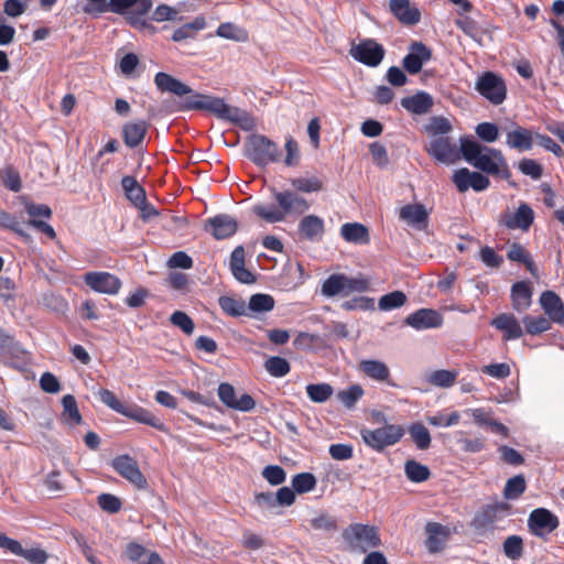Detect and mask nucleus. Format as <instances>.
Returning <instances> with one entry per match:
<instances>
[{"label":"nucleus","mask_w":564,"mask_h":564,"mask_svg":"<svg viewBox=\"0 0 564 564\" xmlns=\"http://www.w3.org/2000/svg\"><path fill=\"white\" fill-rule=\"evenodd\" d=\"M271 193L276 205L259 203L252 207L253 214L269 224L282 223L289 216L299 217L311 207L310 203L295 191L272 188Z\"/></svg>","instance_id":"obj_1"},{"label":"nucleus","mask_w":564,"mask_h":564,"mask_svg":"<svg viewBox=\"0 0 564 564\" xmlns=\"http://www.w3.org/2000/svg\"><path fill=\"white\" fill-rule=\"evenodd\" d=\"M460 153L466 162L487 174L498 175L502 170L507 172L506 159L498 149L488 148L471 139L462 138Z\"/></svg>","instance_id":"obj_2"},{"label":"nucleus","mask_w":564,"mask_h":564,"mask_svg":"<svg viewBox=\"0 0 564 564\" xmlns=\"http://www.w3.org/2000/svg\"><path fill=\"white\" fill-rule=\"evenodd\" d=\"M99 400L111 410L121 415L132 419L139 423L150 425L159 431L166 432L164 423L160 421L153 413L137 404H126L119 401L116 395L107 389H99L97 392Z\"/></svg>","instance_id":"obj_3"},{"label":"nucleus","mask_w":564,"mask_h":564,"mask_svg":"<svg viewBox=\"0 0 564 564\" xmlns=\"http://www.w3.org/2000/svg\"><path fill=\"white\" fill-rule=\"evenodd\" d=\"M344 542L350 551L366 553L369 549L378 547L381 540L377 529L361 523L349 524L341 533Z\"/></svg>","instance_id":"obj_4"},{"label":"nucleus","mask_w":564,"mask_h":564,"mask_svg":"<svg viewBox=\"0 0 564 564\" xmlns=\"http://www.w3.org/2000/svg\"><path fill=\"white\" fill-rule=\"evenodd\" d=\"M475 90L495 106L501 105L507 98L505 79L491 70L484 72L477 77Z\"/></svg>","instance_id":"obj_5"},{"label":"nucleus","mask_w":564,"mask_h":564,"mask_svg":"<svg viewBox=\"0 0 564 564\" xmlns=\"http://www.w3.org/2000/svg\"><path fill=\"white\" fill-rule=\"evenodd\" d=\"M360 435L366 445L382 452L386 447L397 444L404 435V430L401 425L387 424L375 430L364 429Z\"/></svg>","instance_id":"obj_6"},{"label":"nucleus","mask_w":564,"mask_h":564,"mask_svg":"<svg viewBox=\"0 0 564 564\" xmlns=\"http://www.w3.org/2000/svg\"><path fill=\"white\" fill-rule=\"evenodd\" d=\"M249 159L258 165H267L280 160L278 145L262 134H252L247 142Z\"/></svg>","instance_id":"obj_7"},{"label":"nucleus","mask_w":564,"mask_h":564,"mask_svg":"<svg viewBox=\"0 0 564 564\" xmlns=\"http://www.w3.org/2000/svg\"><path fill=\"white\" fill-rule=\"evenodd\" d=\"M349 53L359 63L370 67H376L381 63L384 56V48L381 44L367 39L358 44L351 42Z\"/></svg>","instance_id":"obj_8"},{"label":"nucleus","mask_w":564,"mask_h":564,"mask_svg":"<svg viewBox=\"0 0 564 564\" xmlns=\"http://www.w3.org/2000/svg\"><path fill=\"white\" fill-rule=\"evenodd\" d=\"M84 282L95 292L115 295L121 288L118 276L104 271L88 272L84 275Z\"/></svg>","instance_id":"obj_9"},{"label":"nucleus","mask_w":564,"mask_h":564,"mask_svg":"<svg viewBox=\"0 0 564 564\" xmlns=\"http://www.w3.org/2000/svg\"><path fill=\"white\" fill-rule=\"evenodd\" d=\"M111 465L121 477L126 478L137 488L143 489L147 487L145 477L141 473L137 462L129 455H120L116 457Z\"/></svg>","instance_id":"obj_10"},{"label":"nucleus","mask_w":564,"mask_h":564,"mask_svg":"<svg viewBox=\"0 0 564 564\" xmlns=\"http://www.w3.org/2000/svg\"><path fill=\"white\" fill-rule=\"evenodd\" d=\"M452 180L460 193H465L469 188L476 192H482L490 185V181L487 176L479 172H471L466 167L455 171Z\"/></svg>","instance_id":"obj_11"},{"label":"nucleus","mask_w":564,"mask_h":564,"mask_svg":"<svg viewBox=\"0 0 564 564\" xmlns=\"http://www.w3.org/2000/svg\"><path fill=\"white\" fill-rule=\"evenodd\" d=\"M218 397L228 408L249 412L256 406L253 398L248 393H241L237 397L235 388L230 383H220L218 387Z\"/></svg>","instance_id":"obj_12"},{"label":"nucleus","mask_w":564,"mask_h":564,"mask_svg":"<svg viewBox=\"0 0 564 564\" xmlns=\"http://www.w3.org/2000/svg\"><path fill=\"white\" fill-rule=\"evenodd\" d=\"M528 524L534 535L543 536L558 527V519L551 511L540 508L530 513Z\"/></svg>","instance_id":"obj_13"},{"label":"nucleus","mask_w":564,"mask_h":564,"mask_svg":"<svg viewBox=\"0 0 564 564\" xmlns=\"http://www.w3.org/2000/svg\"><path fill=\"white\" fill-rule=\"evenodd\" d=\"M431 56L432 52L426 45L422 42H412L402 65L408 73L414 75L422 69L424 63L431 59Z\"/></svg>","instance_id":"obj_14"},{"label":"nucleus","mask_w":564,"mask_h":564,"mask_svg":"<svg viewBox=\"0 0 564 564\" xmlns=\"http://www.w3.org/2000/svg\"><path fill=\"white\" fill-rule=\"evenodd\" d=\"M237 220L227 214H219L206 220L205 229L216 239L231 237L237 230Z\"/></svg>","instance_id":"obj_15"},{"label":"nucleus","mask_w":564,"mask_h":564,"mask_svg":"<svg viewBox=\"0 0 564 564\" xmlns=\"http://www.w3.org/2000/svg\"><path fill=\"white\" fill-rule=\"evenodd\" d=\"M225 104L224 99L218 97L192 94L186 98L184 108L188 110H207L220 118Z\"/></svg>","instance_id":"obj_16"},{"label":"nucleus","mask_w":564,"mask_h":564,"mask_svg":"<svg viewBox=\"0 0 564 564\" xmlns=\"http://www.w3.org/2000/svg\"><path fill=\"white\" fill-rule=\"evenodd\" d=\"M442 323V315L432 308H420L405 318V324L417 330L436 328Z\"/></svg>","instance_id":"obj_17"},{"label":"nucleus","mask_w":564,"mask_h":564,"mask_svg":"<svg viewBox=\"0 0 564 564\" xmlns=\"http://www.w3.org/2000/svg\"><path fill=\"white\" fill-rule=\"evenodd\" d=\"M533 219V209L528 204L522 203L513 214H505L501 223L508 229H521L527 231L532 225Z\"/></svg>","instance_id":"obj_18"},{"label":"nucleus","mask_w":564,"mask_h":564,"mask_svg":"<svg viewBox=\"0 0 564 564\" xmlns=\"http://www.w3.org/2000/svg\"><path fill=\"white\" fill-rule=\"evenodd\" d=\"M498 330L503 332L505 340H516L522 337L523 329L519 319L511 313H501L490 323Z\"/></svg>","instance_id":"obj_19"},{"label":"nucleus","mask_w":564,"mask_h":564,"mask_svg":"<svg viewBox=\"0 0 564 564\" xmlns=\"http://www.w3.org/2000/svg\"><path fill=\"white\" fill-rule=\"evenodd\" d=\"M245 248L236 247L230 256L229 268L234 278L243 284H252L256 282V275L245 267Z\"/></svg>","instance_id":"obj_20"},{"label":"nucleus","mask_w":564,"mask_h":564,"mask_svg":"<svg viewBox=\"0 0 564 564\" xmlns=\"http://www.w3.org/2000/svg\"><path fill=\"white\" fill-rule=\"evenodd\" d=\"M425 532L427 535L425 543L430 553L441 552L451 535L449 528L437 522H429Z\"/></svg>","instance_id":"obj_21"},{"label":"nucleus","mask_w":564,"mask_h":564,"mask_svg":"<svg viewBox=\"0 0 564 564\" xmlns=\"http://www.w3.org/2000/svg\"><path fill=\"white\" fill-rule=\"evenodd\" d=\"M400 104L406 111L422 116L432 110L434 99L429 93L420 90L412 96L403 97Z\"/></svg>","instance_id":"obj_22"},{"label":"nucleus","mask_w":564,"mask_h":564,"mask_svg":"<svg viewBox=\"0 0 564 564\" xmlns=\"http://www.w3.org/2000/svg\"><path fill=\"white\" fill-rule=\"evenodd\" d=\"M540 304L549 319L557 324L564 323V304L555 292L544 291L540 296Z\"/></svg>","instance_id":"obj_23"},{"label":"nucleus","mask_w":564,"mask_h":564,"mask_svg":"<svg viewBox=\"0 0 564 564\" xmlns=\"http://www.w3.org/2000/svg\"><path fill=\"white\" fill-rule=\"evenodd\" d=\"M426 151L436 161L442 163H452L456 158V148L446 137L433 139L429 147H426Z\"/></svg>","instance_id":"obj_24"},{"label":"nucleus","mask_w":564,"mask_h":564,"mask_svg":"<svg viewBox=\"0 0 564 564\" xmlns=\"http://www.w3.org/2000/svg\"><path fill=\"white\" fill-rule=\"evenodd\" d=\"M154 84L158 87L159 90L162 93H171L173 95H176L178 97L185 96V95H192L193 90L189 86L182 83L177 78L163 73L159 72L154 77Z\"/></svg>","instance_id":"obj_25"},{"label":"nucleus","mask_w":564,"mask_h":564,"mask_svg":"<svg viewBox=\"0 0 564 564\" xmlns=\"http://www.w3.org/2000/svg\"><path fill=\"white\" fill-rule=\"evenodd\" d=\"M399 217L408 225L423 229L427 225L429 214L422 204H408L400 209Z\"/></svg>","instance_id":"obj_26"},{"label":"nucleus","mask_w":564,"mask_h":564,"mask_svg":"<svg viewBox=\"0 0 564 564\" xmlns=\"http://www.w3.org/2000/svg\"><path fill=\"white\" fill-rule=\"evenodd\" d=\"M299 232L308 241H319L324 235V220L316 215L304 216L299 223Z\"/></svg>","instance_id":"obj_27"},{"label":"nucleus","mask_w":564,"mask_h":564,"mask_svg":"<svg viewBox=\"0 0 564 564\" xmlns=\"http://www.w3.org/2000/svg\"><path fill=\"white\" fill-rule=\"evenodd\" d=\"M533 289L529 281H520L511 288V301L514 311L522 313L527 311L532 303Z\"/></svg>","instance_id":"obj_28"},{"label":"nucleus","mask_w":564,"mask_h":564,"mask_svg":"<svg viewBox=\"0 0 564 564\" xmlns=\"http://www.w3.org/2000/svg\"><path fill=\"white\" fill-rule=\"evenodd\" d=\"M511 127L512 129L507 131V145L519 151L530 150L533 145L532 132L517 123H511Z\"/></svg>","instance_id":"obj_29"},{"label":"nucleus","mask_w":564,"mask_h":564,"mask_svg":"<svg viewBox=\"0 0 564 564\" xmlns=\"http://www.w3.org/2000/svg\"><path fill=\"white\" fill-rule=\"evenodd\" d=\"M465 413L470 415L474 419L475 424L478 426H485L494 434H500L505 437L508 436V427L502 423L494 420L490 412L486 411L485 409H468L465 411Z\"/></svg>","instance_id":"obj_30"},{"label":"nucleus","mask_w":564,"mask_h":564,"mask_svg":"<svg viewBox=\"0 0 564 564\" xmlns=\"http://www.w3.org/2000/svg\"><path fill=\"white\" fill-rule=\"evenodd\" d=\"M390 10L400 22L408 25L416 24L421 13L417 8L411 6L410 0H390Z\"/></svg>","instance_id":"obj_31"},{"label":"nucleus","mask_w":564,"mask_h":564,"mask_svg":"<svg viewBox=\"0 0 564 564\" xmlns=\"http://www.w3.org/2000/svg\"><path fill=\"white\" fill-rule=\"evenodd\" d=\"M147 130L148 124L143 120L127 122L122 126L124 144L129 148H137L144 140Z\"/></svg>","instance_id":"obj_32"},{"label":"nucleus","mask_w":564,"mask_h":564,"mask_svg":"<svg viewBox=\"0 0 564 564\" xmlns=\"http://www.w3.org/2000/svg\"><path fill=\"white\" fill-rule=\"evenodd\" d=\"M358 369L364 372L367 377L377 380L386 381L390 376L388 366L380 360L365 359L358 365Z\"/></svg>","instance_id":"obj_33"},{"label":"nucleus","mask_w":564,"mask_h":564,"mask_svg":"<svg viewBox=\"0 0 564 564\" xmlns=\"http://www.w3.org/2000/svg\"><path fill=\"white\" fill-rule=\"evenodd\" d=\"M343 238L348 242L354 243H368L369 231L366 226L358 223H347L340 228Z\"/></svg>","instance_id":"obj_34"},{"label":"nucleus","mask_w":564,"mask_h":564,"mask_svg":"<svg viewBox=\"0 0 564 564\" xmlns=\"http://www.w3.org/2000/svg\"><path fill=\"white\" fill-rule=\"evenodd\" d=\"M220 119L234 122L245 130H249L252 127V120L247 111L227 104L224 106Z\"/></svg>","instance_id":"obj_35"},{"label":"nucleus","mask_w":564,"mask_h":564,"mask_svg":"<svg viewBox=\"0 0 564 564\" xmlns=\"http://www.w3.org/2000/svg\"><path fill=\"white\" fill-rule=\"evenodd\" d=\"M408 433L415 446L421 449H427L431 446L430 431L420 422L413 423L408 427Z\"/></svg>","instance_id":"obj_36"},{"label":"nucleus","mask_w":564,"mask_h":564,"mask_svg":"<svg viewBox=\"0 0 564 564\" xmlns=\"http://www.w3.org/2000/svg\"><path fill=\"white\" fill-rule=\"evenodd\" d=\"M525 333L532 336L544 333L551 328V319L543 316L525 315L522 318Z\"/></svg>","instance_id":"obj_37"},{"label":"nucleus","mask_w":564,"mask_h":564,"mask_svg":"<svg viewBox=\"0 0 564 564\" xmlns=\"http://www.w3.org/2000/svg\"><path fill=\"white\" fill-rule=\"evenodd\" d=\"M306 393L311 401L315 403L326 402L332 394L334 389L329 383H311L306 386Z\"/></svg>","instance_id":"obj_38"},{"label":"nucleus","mask_w":564,"mask_h":564,"mask_svg":"<svg viewBox=\"0 0 564 564\" xmlns=\"http://www.w3.org/2000/svg\"><path fill=\"white\" fill-rule=\"evenodd\" d=\"M345 274H332L322 285V293L327 297H333L338 294L345 295Z\"/></svg>","instance_id":"obj_39"},{"label":"nucleus","mask_w":564,"mask_h":564,"mask_svg":"<svg viewBox=\"0 0 564 564\" xmlns=\"http://www.w3.org/2000/svg\"><path fill=\"white\" fill-rule=\"evenodd\" d=\"M220 308L230 316H242L247 314V306L242 300L231 296H220L218 300Z\"/></svg>","instance_id":"obj_40"},{"label":"nucleus","mask_w":564,"mask_h":564,"mask_svg":"<svg viewBox=\"0 0 564 564\" xmlns=\"http://www.w3.org/2000/svg\"><path fill=\"white\" fill-rule=\"evenodd\" d=\"M404 473L409 480L422 482L430 478V469L415 460H408L404 465Z\"/></svg>","instance_id":"obj_41"},{"label":"nucleus","mask_w":564,"mask_h":564,"mask_svg":"<svg viewBox=\"0 0 564 564\" xmlns=\"http://www.w3.org/2000/svg\"><path fill=\"white\" fill-rule=\"evenodd\" d=\"M294 189L302 193L319 192L323 188V182L316 176L295 177L290 180Z\"/></svg>","instance_id":"obj_42"},{"label":"nucleus","mask_w":564,"mask_h":564,"mask_svg":"<svg viewBox=\"0 0 564 564\" xmlns=\"http://www.w3.org/2000/svg\"><path fill=\"white\" fill-rule=\"evenodd\" d=\"M1 183L12 192H19L22 187L19 172L11 165L0 167Z\"/></svg>","instance_id":"obj_43"},{"label":"nucleus","mask_w":564,"mask_h":564,"mask_svg":"<svg viewBox=\"0 0 564 564\" xmlns=\"http://www.w3.org/2000/svg\"><path fill=\"white\" fill-rule=\"evenodd\" d=\"M63 416L66 422L80 424L82 415L78 411L77 402L72 394H66L62 399Z\"/></svg>","instance_id":"obj_44"},{"label":"nucleus","mask_w":564,"mask_h":564,"mask_svg":"<svg viewBox=\"0 0 564 564\" xmlns=\"http://www.w3.org/2000/svg\"><path fill=\"white\" fill-rule=\"evenodd\" d=\"M265 370L273 377L280 378L286 376L290 370V364L282 357H270L264 362Z\"/></svg>","instance_id":"obj_45"},{"label":"nucleus","mask_w":564,"mask_h":564,"mask_svg":"<svg viewBox=\"0 0 564 564\" xmlns=\"http://www.w3.org/2000/svg\"><path fill=\"white\" fill-rule=\"evenodd\" d=\"M292 487L297 494H305L312 491L316 486V478L311 473L296 474L292 478Z\"/></svg>","instance_id":"obj_46"},{"label":"nucleus","mask_w":564,"mask_h":564,"mask_svg":"<svg viewBox=\"0 0 564 564\" xmlns=\"http://www.w3.org/2000/svg\"><path fill=\"white\" fill-rule=\"evenodd\" d=\"M406 302V296L401 291H393L380 297L379 308L381 311H391L401 307Z\"/></svg>","instance_id":"obj_47"},{"label":"nucleus","mask_w":564,"mask_h":564,"mask_svg":"<svg viewBox=\"0 0 564 564\" xmlns=\"http://www.w3.org/2000/svg\"><path fill=\"white\" fill-rule=\"evenodd\" d=\"M364 390L359 384H352L337 393V399L348 409L355 406L356 402L362 397Z\"/></svg>","instance_id":"obj_48"},{"label":"nucleus","mask_w":564,"mask_h":564,"mask_svg":"<svg viewBox=\"0 0 564 564\" xmlns=\"http://www.w3.org/2000/svg\"><path fill=\"white\" fill-rule=\"evenodd\" d=\"M274 307V300L269 294L258 293L250 297L248 308L252 312H269Z\"/></svg>","instance_id":"obj_49"},{"label":"nucleus","mask_w":564,"mask_h":564,"mask_svg":"<svg viewBox=\"0 0 564 564\" xmlns=\"http://www.w3.org/2000/svg\"><path fill=\"white\" fill-rule=\"evenodd\" d=\"M505 555L510 560H519L523 554V541L519 535H510L503 542Z\"/></svg>","instance_id":"obj_50"},{"label":"nucleus","mask_w":564,"mask_h":564,"mask_svg":"<svg viewBox=\"0 0 564 564\" xmlns=\"http://www.w3.org/2000/svg\"><path fill=\"white\" fill-rule=\"evenodd\" d=\"M178 19H181L180 11L176 8L167 6V4L158 6L150 17L151 23L153 21L164 22V21H176Z\"/></svg>","instance_id":"obj_51"},{"label":"nucleus","mask_w":564,"mask_h":564,"mask_svg":"<svg viewBox=\"0 0 564 564\" xmlns=\"http://www.w3.org/2000/svg\"><path fill=\"white\" fill-rule=\"evenodd\" d=\"M525 490V479L522 475H517L508 479L503 495L507 499H517Z\"/></svg>","instance_id":"obj_52"},{"label":"nucleus","mask_w":564,"mask_h":564,"mask_svg":"<svg viewBox=\"0 0 564 564\" xmlns=\"http://www.w3.org/2000/svg\"><path fill=\"white\" fill-rule=\"evenodd\" d=\"M457 373L449 370H436L429 376V382L441 388H448L454 384Z\"/></svg>","instance_id":"obj_53"},{"label":"nucleus","mask_w":564,"mask_h":564,"mask_svg":"<svg viewBox=\"0 0 564 564\" xmlns=\"http://www.w3.org/2000/svg\"><path fill=\"white\" fill-rule=\"evenodd\" d=\"M426 132L433 135H443L448 133L452 130L451 122L441 116L432 117L430 122L425 126Z\"/></svg>","instance_id":"obj_54"},{"label":"nucleus","mask_w":564,"mask_h":564,"mask_svg":"<svg viewBox=\"0 0 564 564\" xmlns=\"http://www.w3.org/2000/svg\"><path fill=\"white\" fill-rule=\"evenodd\" d=\"M310 524L315 530L333 532L337 530V521L327 513H319L310 520Z\"/></svg>","instance_id":"obj_55"},{"label":"nucleus","mask_w":564,"mask_h":564,"mask_svg":"<svg viewBox=\"0 0 564 564\" xmlns=\"http://www.w3.org/2000/svg\"><path fill=\"white\" fill-rule=\"evenodd\" d=\"M171 323L181 328L186 335H192L195 328L193 319L184 312L176 311L171 315Z\"/></svg>","instance_id":"obj_56"},{"label":"nucleus","mask_w":564,"mask_h":564,"mask_svg":"<svg viewBox=\"0 0 564 564\" xmlns=\"http://www.w3.org/2000/svg\"><path fill=\"white\" fill-rule=\"evenodd\" d=\"M479 139L485 142H495L499 137V129L495 123L481 122L475 129Z\"/></svg>","instance_id":"obj_57"},{"label":"nucleus","mask_w":564,"mask_h":564,"mask_svg":"<svg viewBox=\"0 0 564 564\" xmlns=\"http://www.w3.org/2000/svg\"><path fill=\"white\" fill-rule=\"evenodd\" d=\"M127 21L139 32H155L149 15H139L138 13L127 12Z\"/></svg>","instance_id":"obj_58"},{"label":"nucleus","mask_w":564,"mask_h":564,"mask_svg":"<svg viewBox=\"0 0 564 564\" xmlns=\"http://www.w3.org/2000/svg\"><path fill=\"white\" fill-rule=\"evenodd\" d=\"M262 476L270 485L278 486L285 481L286 474L282 467L278 465H270L264 467Z\"/></svg>","instance_id":"obj_59"},{"label":"nucleus","mask_w":564,"mask_h":564,"mask_svg":"<svg viewBox=\"0 0 564 564\" xmlns=\"http://www.w3.org/2000/svg\"><path fill=\"white\" fill-rule=\"evenodd\" d=\"M345 295L354 292H365L369 289V281L362 275L348 276L345 275Z\"/></svg>","instance_id":"obj_60"},{"label":"nucleus","mask_w":564,"mask_h":564,"mask_svg":"<svg viewBox=\"0 0 564 564\" xmlns=\"http://www.w3.org/2000/svg\"><path fill=\"white\" fill-rule=\"evenodd\" d=\"M460 415L458 412L454 411L448 415L445 414H438L433 416H427L429 424L433 426H453L456 425L459 422Z\"/></svg>","instance_id":"obj_61"},{"label":"nucleus","mask_w":564,"mask_h":564,"mask_svg":"<svg viewBox=\"0 0 564 564\" xmlns=\"http://www.w3.org/2000/svg\"><path fill=\"white\" fill-rule=\"evenodd\" d=\"M99 507L110 513L118 512L121 509L120 499L110 494H101L98 497Z\"/></svg>","instance_id":"obj_62"},{"label":"nucleus","mask_w":564,"mask_h":564,"mask_svg":"<svg viewBox=\"0 0 564 564\" xmlns=\"http://www.w3.org/2000/svg\"><path fill=\"white\" fill-rule=\"evenodd\" d=\"M481 372L496 379H505L510 376V367L505 362L491 364L484 366Z\"/></svg>","instance_id":"obj_63"},{"label":"nucleus","mask_w":564,"mask_h":564,"mask_svg":"<svg viewBox=\"0 0 564 564\" xmlns=\"http://www.w3.org/2000/svg\"><path fill=\"white\" fill-rule=\"evenodd\" d=\"M519 170L531 176L533 180H539L542 176V166L532 159H523L519 163Z\"/></svg>","instance_id":"obj_64"}]
</instances>
